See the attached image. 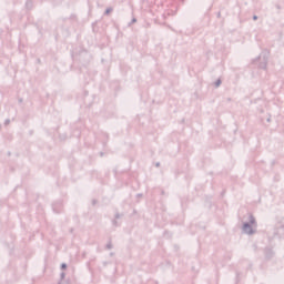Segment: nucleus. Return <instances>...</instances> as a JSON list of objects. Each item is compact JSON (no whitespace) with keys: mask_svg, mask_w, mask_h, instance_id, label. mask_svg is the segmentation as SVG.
Instances as JSON below:
<instances>
[{"mask_svg":"<svg viewBox=\"0 0 284 284\" xmlns=\"http://www.w3.org/2000/svg\"><path fill=\"white\" fill-rule=\"evenodd\" d=\"M252 225H256V219L254 217V215H250L248 216V222H245L242 226V232H244V234H248L250 236H252V234H255V230L254 227H252Z\"/></svg>","mask_w":284,"mask_h":284,"instance_id":"1","label":"nucleus"},{"mask_svg":"<svg viewBox=\"0 0 284 284\" xmlns=\"http://www.w3.org/2000/svg\"><path fill=\"white\" fill-rule=\"evenodd\" d=\"M274 236H277L278 239H283L284 237V225L280 224L277 227H275Z\"/></svg>","mask_w":284,"mask_h":284,"instance_id":"2","label":"nucleus"},{"mask_svg":"<svg viewBox=\"0 0 284 284\" xmlns=\"http://www.w3.org/2000/svg\"><path fill=\"white\" fill-rule=\"evenodd\" d=\"M260 68L262 70H266V68H267V58L264 59V63L260 64Z\"/></svg>","mask_w":284,"mask_h":284,"instance_id":"3","label":"nucleus"},{"mask_svg":"<svg viewBox=\"0 0 284 284\" xmlns=\"http://www.w3.org/2000/svg\"><path fill=\"white\" fill-rule=\"evenodd\" d=\"M26 6H27L28 10H31L32 9V0H27Z\"/></svg>","mask_w":284,"mask_h":284,"instance_id":"4","label":"nucleus"},{"mask_svg":"<svg viewBox=\"0 0 284 284\" xmlns=\"http://www.w3.org/2000/svg\"><path fill=\"white\" fill-rule=\"evenodd\" d=\"M222 81L221 79H217L214 83L215 88H219L221 85Z\"/></svg>","mask_w":284,"mask_h":284,"instance_id":"5","label":"nucleus"},{"mask_svg":"<svg viewBox=\"0 0 284 284\" xmlns=\"http://www.w3.org/2000/svg\"><path fill=\"white\" fill-rule=\"evenodd\" d=\"M61 270H68V264L62 263V264H61Z\"/></svg>","mask_w":284,"mask_h":284,"instance_id":"6","label":"nucleus"},{"mask_svg":"<svg viewBox=\"0 0 284 284\" xmlns=\"http://www.w3.org/2000/svg\"><path fill=\"white\" fill-rule=\"evenodd\" d=\"M110 12H112V8H108V9L104 11V14H110Z\"/></svg>","mask_w":284,"mask_h":284,"instance_id":"7","label":"nucleus"},{"mask_svg":"<svg viewBox=\"0 0 284 284\" xmlns=\"http://www.w3.org/2000/svg\"><path fill=\"white\" fill-rule=\"evenodd\" d=\"M106 250H112V242H109V243L106 244Z\"/></svg>","mask_w":284,"mask_h":284,"instance_id":"8","label":"nucleus"},{"mask_svg":"<svg viewBox=\"0 0 284 284\" xmlns=\"http://www.w3.org/2000/svg\"><path fill=\"white\" fill-rule=\"evenodd\" d=\"M133 23H136V18H132L131 22L129 23V26H132Z\"/></svg>","mask_w":284,"mask_h":284,"instance_id":"9","label":"nucleus"},{"mask_svg":"<svg viewBox=\"0 0 284 284\" xmlns=\"http://www.w3.org/2000/svg\"><path fill=\"white\" fill-rule=\"evenodd\" d=\"M112 224L116 227L119 226V223L116 222V220H113Z\"/></svg>","mask_w":284,"mask_h":284,"instance_id":"10","label":"nucleus"},{"mask_svg":"<svg viewBox=\"0 0 284 284\" xmlns=\"http://www.w3.org/2000/svg\"><path fill=\"white\" fill-rule=\"evenodd\" d=\"M267 254H272V250H270V248H266V255ZM268 257H270V255H267Z\"/></svg>","mask_w":284,"mask_h":284,"instance_id":"11","label":"nucleus"},{"mask_svg":"<svg viewBox=\"0 0 284 284\" xmlns=\"http://www.w3.org/2000/svg\"><path fill=\"white\" fill-rule=\"evenodd\" d=\"M258 20V16H253V21H257Z\"/></svg>","mask_w":284,"mask_h":284,"instance_id":"12","label":"nucleus"},{"mask_svg":"<svg viewBox=\"0 0 284 284\" xmlns=\"http://www.w3.org/2000/svg\"><path fill=\"white\" fill-rule=\"evenodd\" d=\"M4 124H6V125H9V124H10V120H9V119L6 120V121H4Z\"/></svg>","mask_w":284,"mask_h":284,"instance_id":"13","label":"nucleus"},{"mask_svg":"<svg viewBox=\"0 0 284 284\" xmlns=\"http://www.w3.org/2000/svg\"><path fill=\"white\" fill-rule=\"evenodd\" d=\"M115 219H121V214L116 213Z\"/></svg>","mask_w":284,"mask_h":284,"instance_id":"14","label":"nucleus"},{"mask_svg":"<svg viewBox=\"0 0 284 284\" xmlns=\"http://www.w3.org/2000/svg\"><path fill=\"white\" fill-rule=\"evenodd\" d=\"M276 9H277V10H281V4H276Z\"/></svg>","mask_w":284,"mask_h":284,"instance_id":"15","label":"nucleus"},{"mask_svg":"<svg viewBox=\"0 0 284 284\" xmlns=\"http://www.w3.org/2000/svg\"><path fill=\"white\" fill-rule=\"evenodd\" d=\"M92 203H93V205H97V200H93Z\"/></svg>","mask_w":284,"mask_h":284,"instance_id":"16","label":"nucleus"},{"mask_svg":"<svg viewBox=\"0 0 284 284\" xmlns=\"http://www.w3.org/2000/svg\"><path fill=\"white\" fill-rule=\"evenodd\" d=\"M159 165H161V163L158 162V163H156V168H159Z\"/></svg>","mask_w":284,"mask_h":284,"instance_id":"17","label":"nucleus"},{"mask_svg":"<svg viewBox=\"0 0 284 284\" xmlns=\"http://www.w3.org/2000/svg\"><path fill=\"white\" fill-rule=\"evenodd\" d=\"M271 121H272V120L268 118V119H267V122L270 123Z\"/></svg>","mask_w":284,"mask_h":284,"instance_id":"18","label":"nucleus"}]
</instances>
